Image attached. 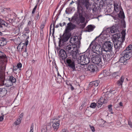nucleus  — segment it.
I'll return each mask as SVG.
<instances>
[{
  "label": "nucleus",
  "instance_id": "1",
  "mask_svg": "<svg viewBox=\"0 0 132 132\" xmlns=\"http://www.w3.org/2000/svg\"><path fill=\"white\" fill-rule=\"evenodd\" d=\"M59 45L60 47L64 49H61L60 51V54L61 57V63L65 66L66 65V28L63 34H61Z\"/></svg>",
  "mask_w": 132,
  "mask_h": 132
},
{
  "label": "nucleus",
  "instance_id": "2",
  "mask_svg": "<svg viewBox=\"0 0 132 132\" xmlns=\"http://www.w3.org/2000/svg\"><path fill=\"white\" fill-rule=\"evenodd\" d=\"M89 48L94 53L97 54H101L103 52V49L101 46L94 41H92L89 47Z\"/></svg>",
  "mask_w": 132,
  "mask_h": 132
},
{
  "label": "nucleus",
  "instance_id": "3",
  "mask_svg": "<svg viewBox=\"0 0 132 132\" xmlns=\"http://www.w3.org/2000/svg\"><path fill=\"white\" fill-rule=\"evenodd\" d=\"M113 46V43L110 41H106L103 45V52H112V48Z\"/></svg>",
  "mask_w": 132,
  "mask_h": 132
},
{
  "label": "nucleus",
  "instance_id": "4",
  "mask_svg": "<svg viewBox=\"0 0 132 132\" xmlns=\"http://www.w3.org/2000/svg\"><path fill=\"white\" fill-rule=\"evenodd\" d=\"M92 60L94 63L97 64L101 65L102 63V57L100 54L93 55L91 58Z\"/></svg>",
  "mask_w": 132,
  "mask_h": 132
},
{
  "label": "nucleus",
  "instance_id": "5",
  "mask_svg": "<svg viewBox=\"0 0 132 132\" xmlns=\"http://www.w3.org/2000/svg\"><path fill=\"white\" fill-rule=\"evenodd\" d=\"M78 61H80V64L82 65H86L89 62V59L86 55H82L80 56L78 59Z\"/></svg>",
  "mask_w": 132,
  "mask_h": 132
},
{
  "label": "nucleus",
  "instance_id": "6",
  "mask_svg": "<svg viewBox=\"0 0 132 132\" xmlns=\"http://www.w3.org/2000/svg\"><path fill=\"white\" fill-rule=\"evenodd\" d=\"M108 97V95L105 94L104 95L101 97L97 103V105L98 108L100 107L103 104L107 102Z\"/></svg>",
  "mask_w": 132,
  "mask_h": 132
},
{
  "label": "nucleus",
  "instance_id": "7",
  "mask_svg": "<svg viewBox=\"0 0 132 132\" xmlns=\"http://www.w3.org/2000/svg\"><path fill=\"white\" fill-rule=\"evenodd\" d=\"M79 48L76 47V49H73V50H71V52H69V53H68L67 56L71 55L74 58L78 59L79 57L80 56L78 51Z\"/></svg>",
  "mask_w": 132,
  "mask_h": 132
},
{
  "label": "nucleus",
  "instance_id": "8",
  "mask_svg": "<svg viewBox=\"0 0 132 132\" xmlns=\"http://www.w3.org/2000/svg\"><path fill=\"white\" fill-rule=\"evenodd\" d=\"M67 65L68 67L72 70L73 71L76 70L75 63L73 59L69 58L67 59Z\"/></svg>",
  "mask_w": 132,
  "mask_h": 132
},
{
  "label": "nucleus",
  "instance_id": "9",
  "mask_svg": "<svg viewBox=\"0 0 132 132\" xmlns=\"http://www.w3.org/2000/svg\"><path fill=\"white\" fill-rule=\"evenodd\" d=\"M67 25L68 26H67V41L68 40L71 36V33L68 32V31L72 30L76 26L75 25L72 24L71 23H68Z\"/></svg>",
  "mask_w": 132,
  "mask_h": 132
},
{
  "label": "nucleus",
  "instance_id": "10",
  "mask_svg": "<svg viewBox=\"0 0 132 132\" xmlns=\"http://www.w3.org/2000/svg\"><path fill=\"white\" fill-rule=\"evenodd\" d=\"M60 120L58 119H53L51 120L53 123L52 126L54 130L56 131L59 128Z\"/></svg>",
  "mask_w": 132,
  "mask_h": 132
},
{
  "label": "nucleus",
  "instance_id": "11",
  "mask_svg": "<svg viewBox=\"0 0 132 132\" xmlns=\"http://www.w3.org/2000/svg\"><path fill=\"white\" fill-rule=\"evenodd\" d=\"M101 54L105 62L109 61L112 58V55L110 52H103Z\"/></svg>",
  "mask_w": 132,
  "mask_h": 132
},
{
  "label": "nucleus",
  "instance_id": "12",
  "mask_svg": "<svg viewBox=\"0 0 132 132\" xmlns=\"http://www.w3.org/2000/svg\"><path fill=\"white\" fill-rule=\"evenodd\" d=\"M97 1H98L99 3H95L94 5L92 6L93 11V12H96L98 11H100L102 7H103V5L102 4V2L101 1L100 2L99 0H97Z\"/></svg>",
  "mask_w": 132,
  "mask_h": 132
},
{
  "label": "nucleus",
  "instance_id": "13",
  "mask_svg": "<svg viewBox=\"0 0 132 132\" xmlns=\"http://www.w3.org/2000/svg\"><path fill=\"white\" fill-rule=\"evenodd\" d=\"M75 38H71L70 40V42L72 44L74 42H75V45L76 47L77 48H79L80 45V39H78V38L77 36H75Z\"/></svg>",
  "mask_w": 132,
  "mask_h": 132
},
{
  "label": "nucleus",
  "instance_id": "14",
  "mask_svg": "<svg viewBox=\"0 0 132 132\" xmlns=\"http://www.w3.org/2000/svg\"><path fill=\"white\" fill-rule=\"evenodd\" d=\"M122 41L114 42V47L116 51V53L119 51L122 48V44L123 42Z\"/></svg>",
  "mask_w": 132,
  "mask_h": 132
},
{
  "label": "nucleus",
  "instance_id": "15",
  "mask_svg": "<svg viewBox=\"0 0 132 132\" xmlns=\"http://www.w3.org/2000/svg\"><path fill=\"white\" fill-rule=\"evenodd\" d=\"M120 55L123 56L128 60L132 56V53L128 52L127 50H125L122 52Z\"/></svg>",
  "mask_w": 132,
  "mask_h": 132
},
{
  "label": "nucleus",
  "instance_id": "16",
  "mask_svg": "<svg viewBox=\"0 0 132 132\" xmlns=\"http://www.w3.org/2000/svg\"><path fill=\"white\" fill-rule=\"evenodd\" d=\"M88 70L91 72H94L96 69V66L94 64H89L87 67Z\"/></svg>",
  "mask_w": 132,
  "mask_h": 132
},
{
  "label": "nucleus",
  "instance_id": "17",
  "mask_svg": "<svg viewBox=\"0 0 132 132\" xmlns=\"http://www.w3.org/2000/svg\"><path fill=\"white\" fill-rule=\"evenodd\" d=\"M120 35L119 33V32L117 33L116 34H114L113 35V38L115 41V42H117L120 41H122V40H119V38H121L120 37Z\"/></svg>",
  "mask_w": 132,
  "mask_h": 132
},
{
  "label": "nucleus",
  "instance_id": "18",
  "mask_svg": "<svg viewBox=\"0 0 132 132\" xmlns=\"http://www.w3.org/2000/svg\"><path fill=\"white\" fill-rule=\"evenodd\" d=\"M9 83H10L9 84H7L6 86L8 87H9L13 85V83H15L16 82V80L15 78L13 76H10L9 79Z\"/></svg>",
  "mask_w": 132,
  "mask_h": 132
},
{
  "label": "nucleus",
  "instance_id": "19",
  "mask_svg": "<svg viewBox=\"0 0 132 132\" xmlns=\"http://www.w3.org/2000/svg\"><path fill=\"white\" fill-rule=\"evenodd\" d=\"M81 3L87 9L89 8L90 5L89 2L88 0H81Z\"/></svg>",
  "mask_w": 132,
  "mask_h": 132
},
{
  "label": "nucleus",
  "instance_id": "20",
  "mask_svg": "<svg viewBox=\"0 0 132 132\" xmlns=\"http://www.w3.org/2000/svg\"><path fill=\"white\" fill-rule=\"evenodd\" d=\"M110 75V73L109 72L106 70H104L102 73L99 76V77H101V78H102L109 76Z\"/></svg>",
  "mask_w": 132,
  "mask_h": 132
},
{
  "label": "nucleus",
  "instance_id": "21",
  "mask_svg": "<svg viewBox=\"0 0 132 132\" xmlns=\"http://www.w3.org/2000/svg\"><path fill=\"white\" fill-rule=\"evenodd\" d=\"M110 31L112 33H115L117 32H119V30L118 29L117 26L116 24L110 28Z\"/></svg>",
  "mask_w": 132,
  "mask_h": 132
},
{
  "label": "nucleus",
  "instance_id": "22",
  "mask_svg": "<svg viewBox=\"0 0 132 132\" xmlns=\"http://www.w3.org/2000/svg\"><path fill=\"white\" fill-rule=\"evenodd\" d=\"M73 45L71 44V45H68V44H67V56L68 53L71 52V50H73Z\"/></svg>",
  "mask_w": 132,
  "mask_h": 132
},
{
  "label": "nucleus",
  "instance_id": "23",
  "mask_svg": "<svg viewBox=\"0 0 132 132\" xmlns=\"http://www.w3.org/2000/svg\"><path fill=\"white\" fill-rule=\"evenodd\" d=\"M113 67L117 70H120L121 69V64L119 62H116L113 65Z\"/></svg>",
  "mask_w": 132,
  "mask_h": 132
},
{
  "label": "nucleus",
  "instance_id": "24",
  "mask_svg": "<svg viewBox=\"0 0 132 132\" xmlns=\"http://www.w3.org/2000/svg\"><path fill=\"white\" fill-rule=\"evenodd\" d=\"M94 28V26L92 25H88L86 28L85 31H86L90 32L92 31Z\"/></svg>",
  "mask_w": 132,
  "mask_h": 132
},
{
  "label": "nucleus",
  "instance_id": "25",
  "mask_svg": "<svg viewBox=\"0 0 132 132\" xmlns=\"http://www.w3.org/2000/svg\"><path fill=\"white\" fill-rule=\"evenodd\" d=\"M99 82V81L96 80L90 82L89 85L90 87L97 86L98 85Z\"/></svg>",
  "mask_w": 132,
  "mask_h": 132
},
{
  "label": "nucleus",
  "instance_id": "26",
  "mask_svg": "<svg viewBox=\"0 0 132 132\" xmlns=\"http://www.w3.org/2000/svg\"><path fill=\"white\" fill-rule=\"evenodd\" d=\"M6 39L4 38H2V40H0V47L3 46L6 44Z\"/></svg>",
  "mask_w": 132,
  "mask_h": 132
},
{
  "label": "nucleus",
  "instance_id": "27",
  "mask_svg": "<svg viewBox=\"0 0 132 132\" xmlns=\"http://www.w3.org/2000/svg\"><path fill=\"white\" fill-rule=\"evenodd\" d=\"M122 35V36L121 37V38H119V39L120 40H122V42H124L125 39V37L126 35L125 31L124 30H122L121 32Z\"/></svg>",
  "mask_w": 132,
  "mask_h": 132
},
{
  "label": "nucleus",
  "instance_id": "28",
  "mask_svg": "<svg viewBox=\"0 0 132 132\" xmlns=\"http://www.w3.org/2000/svg\"><path fill=\"white\" fill-rule=\"evenodd\" d=\"M124 77L123 76H122L120 79L117 81V84L119 86L122 85V83L124 80Z\"/></svg>",
  "mask_w": 132,
  "mask_h": 132
},
{
  "label": "nucleus",
  "instance_id": "29",
  "mask_svg": "<svg viewBox=\"0 0 132 132\" xmlns=\"http://www.w3.org/2000/svg\"><path fill=\"white\" fill-rule=\"evenodd\" d=\"M121 56V57L120 58L119 61V63H124L128 60L125 57L123 56Z\"/></svg>",
  "mask_w": 132,
  "mask_h": 132
},
{
  "label": "nucleus",
  "instance_id": "30",
  "mask_svg": "<svg viewBox=\"0 0 132 132\" xmlns=\"http://www.w3.org/2000/svg\"><path fill=\"white\" fill-rule=\"evenodd\" d=\"M79 18L80 22L83 23L84 22L85 18L83 16L82 14L80 13L79 14Z\"/></svg>",
  "mask_w": 132,
  "mask_h": 132
},
{
  "label": "nucleus",
  "instance_id": "31",
  "mask_svg": "<svg viewBox=\"0 0 132 132\" xmlns=\"http://www.w3.org/2000/svg\"><path fill=\"white\" fill-rule=\"evenodd\" d=\"M67 85H68V89H69L70 88L71 90H73L74 89V88L70 83H68L67 82Z\"/></svg>",
  "mask_w": 132,
  "mask_h": 132
},
{
  "label": "nucleus",
  "instance_id": "32",
  "mask_svg": "<svg viewBox=\"0 0 132 132\" xmlns=\"http://www.w3.org/2000/svg\"><path fill=\"white\" fill-rule=\"evenodd\" d=\"M125 50H127L128 52H130L132 53V45H129L126 48Z\"/></svg>",
  "mask_w": 132,
  "mask_h": 132
},
{
  "label": "nucleus",
  "instance_id": "33",
  "mask_svg": "<svg viewBox=\"0 0 132 132\" xmlns=\"http://www.w3.org/2000/svg\"><path fill=\"white\" fill-rule=\"evenodd\" d=\"M120 74V72H114L112 74V76L113 77L116 78L117 76H119Z\"/></svg>",
  "mask_w": 132,
  "mask_h": 132
},
{
  "label": "nucleus",
  "instance_id": "34",
  "mask_svg": "<svg viewBox=\"0 0 132 132\" xmlns=\"http://www.w3.org/2000/svg\"><path fill=\"white\" fill-rule=\"evenodd\" d=\"M118 16L119 18H123L125 17L124 13L121 12V11H120L118 15Z\"/></svg>",
  "mask_w": 132,
  "mask_h": 132
},
{
  "label": "nucleus",
  "instance_id": "35",
  "mask_svg": "<svg viewBox=\"0 0 132 132\" xmlns=\"http://www.w3.org/2000/svg\"><path fill=\"white\" fill-rule=\"evenodd\" d=\"M6 91L5 88H0V93L1 94H3L4 93H5Z\"/></svg>",
  "mask_w": 132,
  "mask_h": 132
},
{
  "label": "nucleus",
  "instance_id": "36",
  "mask_svg": "<svg viewBox=\"0 0 132 132\" xmlns=\"http://www.w3.org/2000/svg\"><path fill=\"white\" fill-rule=\"evenodd\" d=\"M97 89H94L92 90V95H96L97 93Z\"/></svg>",
  "mask_w": 132,
  "mask_h": 132
},
{
  "label": "nucleus",
  "instance_id": "37",
  "mask_svg": "<svg viewBox=\"0 0 132 132\" xmlns=\"http://www.w3.org/2000/svg\"><path fill=\"white\" fill-rule=\"evenodd\" d=\"M112 105H110L108 106V109L110 112L111 113H113L112 112Z\"/></svg>",
  "mask_w": 132,
  "mask_h": 132
},
{
  "label": "nucleus",
  "instance_id": "38",
  "mask_svg": "<svg viewBox=\"0 0 132 132\" xmlns=\"http://www.w3.org/2000/svg\"><path fill=\"white\" fill-rule=\"evenodd\" d=\"M5 55L3 53L0 51V58H4Z\"/></svg>",
  "mask_w": 132,
  "mask_h": 132
},
{
  "label": "nucleus",
  "instance_id": "39",
  "mask_svg": "<svg viewBox=\"0 0 132 132\" xmlns=\"http://www.w3.org/2000/svg\"><path fill=\"white\" fill-rule=\"evenodd\" d=\"M6 11V10H4V8L2 6H0V13H4V12Z\"/></svg>",
  "mask_w": 132,
  "mask_h": 132
},
{
  "label": "nucleus",
  "instance_id": "40",
  "mask_svg": "<svg viewBox=\"0 0 132 132\" xmlns=\"http://www.w3.org/2000/svg\"><path fill=\"white\" fill-rule=\"evenodd\" d=\"M96 105L97 104H96L95 103H93L91 104L90 107L91 108H94L95 107Z\"/></svg>",
  "mask_w": 132,
  "mask_h": 132
},
{
  "label": "nucleus",
  "instance_id": "41",
  "mask_svg": "<svg viewBox=\"0 0 132 132\" xmlns=\"http://www.w3.org/2000/svg\"><path fill=\"white\" fill-rule=\"evenodd\" d=\"M114 6V12L116 13L118 12L119 11V7H115V6Z\"/></svg>",
  "mask_w": 132,
  "mask_h": 132
},
{
  "label": "nucleus",
  "instance_id": "42",
  "mask_svg": "<svg viewBox=\"0 0 132 132\" xmlns=\"http://www.w3.org/2000/svg\"><path fill=\"white\" fill-rule=\"evenodd\" d=\"M31 75V72L30 71H27L26 73V75L28 77H30Z\"/></svg>",
  "mask_w": 132,
  "mask_h": 132
},
{
  "label": "nucleus",
  "instance_id": "43",
  "mask_svg": "<svg viewBox=\"0 0 132 132\" xmlns=\"http://www.w3.org/2000/svg\"><path fill=\"white\" fill-rule=\"evenodd\" d=\"M10 24L7 22H5L3 26L4 27H10Z\"/></svg>",
  "mask_w": 132,
  "mask_h": 132
},
{
  "label": "nucleus",
  "instance_id": "44",
  "mask_svg": "<svg viewBox=\"0 0 132 132\" xmlns=\"http://www.w3.org/2000/svg\"><path fill=\"white\" fill-rule=\"evenodd\" d=\"M21 120H19V119H18L16 121H15V123H16V125H18L20 123H21Z\"/></svg>",
  "mask_w": 132,
  "mask_h": 132
},
{
  "label": "nucleus",
  "instance_id": "45",
  "mask_svg": "<svg viewBox=\"0 0 132 132\" xmlns=\"http://www.w3.org/2000/svg\"><path fill=\"white\" fill-rule=\"evenodd\" d=\"M51 128V126L50 125H47L46 127V130H47H47H49Z\"/></svg>",
  "mask_w": 132,
  "mask_h": 132
},
{
  "label": "nucleus",
  "instance_id": "46",
  "mask_svg": "<svg viewBox=\"0 0 132 132\" xmlns=\"http://www.w3.org/2000/svg\"><path fill=\"white\" fill-rule=\"evenodd\" d=\"M23 113H21L18 119H19V120H22V119L23 116Z\"/></svg>",
  "mask_w": 132,
  "mask_h": 132
},
{
  "label": "nucleus",
  "instance_id": "47",
  "mask_svg": "<svg viewBox=\"0 0 132 132\" xmlns=\"http://www.w3.org/2000/svg\"><path fill=\"white\" fill-rule=\"evenodd\" d=\"M119 3H118L116 2H114V6H115V7H119Z\"/></svg>",
  "mask_w": 132,
  "mask_h": 132
},
{
  "label": "nucleus",
  "instance_id": "48",
  "mask_svg": "<svg viewBox=\"0 0 132 132\" xmlns=\"http://www.w3.org/2000/svg\"><path fill=\"white\" fill-rule=\"evenodd\" d=\"M5 31V30L3 28V26L0 24V31H2V32H4Z\"/></svg>",
  "mask_w": 132,
  "mask_h": 132
},
{
  "label": "nucleus",
  "instance_id": "49",
  "mask_svg": "<svg viewBox=\"0 0 132 132\" xmlns=\"http://www.w3.org/2000/svg\"><path fill=\"white\" fill-rule=\"evenodd\" d=\"M66 1V0H61V1L60 3V4H62V3H63L64 4V6L66 4L65 2V1Z\"/></svg>",
  "mask_w": 132,
  "mask_h": 132
},
{
  "label": "nucleus",
  "instance_id": "50",
  "mask_svg": "<svg viewBox=\"0 0 132 132\" xmlns=\"http://www.w3.org/2000/svg\"><path fill=\"white\" fill-rule=\"evenodd\" d=\"M55 23H54L53 24V33H52V36H53V38H54L55 37L54 36V31H55L54 27V26L55 25Z\"/></svg>",
  "mask_w": 132,
  "mask_h": 132
},
{
  "label": "nucleus",
  "instance_id": "51",
  "mask_svg": "<svg viewBox=\"0 0 132 132\" xmlns=\"http://www.w3.org/2000/svg\"><path fill=\"white\" fill-rule=\"evenodd\" d=\"M5 21L2 20L1 19L0 21V24L2 25H4V23H5Z\"/></svg>",
  "mask_w": 132,
  "mask_h": 132
},
{
  "label": "nucleus",
  "instance_id": "52",
  "mask_svg": "<svg viewBox=\"0 0 132 132\" xmlns=\"http://www.w3.org/2000/svg\"><path fill=\"white\" fill-rule=\"evenodd\" d=\"M65 22H61L59 24L60 26L61 27H63L64 26H65Z\"/></svg>",
  "mask_w": 132,
  "mask_h": 132
},
{
  "label": "nucleus",
  "instance_id": "53",
  "mask_svg": "<svg viewBox=\"0 0 132 132\" xmlns=\"http://www.w3.org/2000/svg\"><path fill=\"white\" fill-rule=\"evenodd\" d=\"M25 31L26 32V33H28L30 31L28 27H26L25 29Z\"/></svg>",
  "mask_w": 132,
  "mask_h": 132
},
{
  "label": "nucleus",
  "instance_id": "54",
  "mask_svg": "<svg viewBox=\"0 0 132 132\" xmlns=\"http://www.w3.org/2000/svg\"><path fill=\"white\" fill-rule=\"evenodd\" d=\"M33 124H31V128L29 132H33Z\"/></svg>",
  "mask_w": 132,
  "mask_h": 132
},
{
  "label": "nucleus",
  "instance_id": "55",
  "mask_svg": "<svg viewBox=\"0 0 132 132\" xmlns=\"http://www.w3.org/2000/svg\"><path fill=\"white\" fill-rule=\"evenodd\" d=\"M27 53L26 52H23L22 53V55L24 57H26L27 56Z\"/></svg>",
  "mask_w": 132,
  "mask_h": 132
},
{
  "label": "nucleus",
  "instance_id": "56",
  "mask_svg": "<svg viewBox=\"0 0 132 132\" xmlns=\"http://www.w3.org/2000/svg\"><path fill=\"white\" fill-rule=\"evenodd\" d=\"M22 67V64L21 63H18L17 64V68H21Z\"/></svg>",
  "mask_w": 132,
  "mask_h": 132
},
{
  "label": "nucleus",
  "instance_id": "57",
  "mask_svg": "<svg viewBox=\"0 0 132 132\" xmlns=\"http://www.w3.org/2000/svg\"><path fill=\"white\" fill-rule=\"evenodd\" d=\"M65 95V94L63 96V100H62V102L64 104V105H65V99H64V95Z\"/></svg>",
  "mask_w": 132,
  "mask_h": 132
},
{
  "label": "nucleus",
  "instance_id": "58",
  "mask_svg": "<svg viewBox=\"0 0 132 132\" xmlns=\"http://www.w3.org/2000/svg\"><path fill=\"white\" fill-rule=\"evenodd\" d=\"M45 26L44 24H42L41 25L40 29H41L42 31H43V29L44 28Z\"/></svg>",
  "mask_w": 132,
  "mask_h": 132
},
{
  "label": "nucleus",
  "instance_id": "59",
  "mask_svg": "<svg viewBox=\"0 0 132 132\" xmlns=\"http://www.w3.org/2000/svg\"><path fill=\"white\" fill-rule=\"evenodd\" d=\"M90 128L93 132H94L95 131L94 127L93 126H90Z\"/></svg>",
  "mask_w": 132,
  "mask_h": 132
},
{
  "label": "nucleus",
  "instance_id": "60",
  "mask_svg": "<svg viewBox=\"0 0 132 132\" xmlns=\"http://www.w3.org/2000/svg\"><path fill=\"white\" fill-rule=\"evenodd\" d=\"M86 25L85 24H82L81 25V28H84Z\"/></svg>",
  "mask_w": 132,
  "mask_h": 132
},
{
  "label": "nucleus",
  "instance_id": "61",
  "mask_svg": "<svg viewBox=\"0 0 132 132\" xmlns=\"http://www.w3.org/2000/svg\"><path fill=\"white\" fill-rule=\"evenodd\" d=\"M4 115L0 117V121H2L3 119V117L4 116Z\"/></svg>",
  "mask_w": 132,
  "mask_h": 132
},
{
  "label": "nucleus",
  "instance_id": "62",
  "mask_svg": "<svg viewBox=\"0 0 132 132\" xmlns=\"http://www.w3.org/2000/svg\"><path fill=\"white\" fill-rule=\"evenodd\" d=\"M47 130L45 129H43L41 130V132H47Z\"/></svg>",
  "mask_w": 132,
  "mask_h": 132
},
{
  "label": "nucleus",
  "instance_id": "63",
  "mask_svg": "<svg viewBox=\"0 0 132 132\" xmlns=\"http://www.w3.org/2000/svg\"><path fill=\"white\" fill-rule=\"evenodd\" d=\"M9 20L10 23H12L13 21V19H9Z\"/></svg>",
  "mask_w": 132,
  "mask_h": 132
},
{
  "label": "nucleus",
  "instance_id": "64",
  "mask_svg": "<svg viewBox=\"0 0 132 132\" xmlns=\"http://www.w3.org/2000/svg\"><path fill=\"white\" fill-rule=\"evenodd\" d=\"M129 125H130L131 127H132V123L131 122H129Z\"/></svg>",
  "mask_w": 132,
  "mask_h": 132
}]
</instances>
